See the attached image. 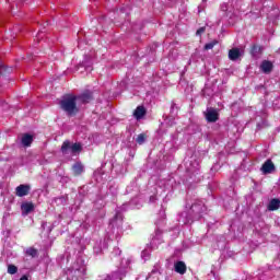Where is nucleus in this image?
<instances>
[{
	"instance_id": "nucleus-1",
	"label": "nucleus",
	"mask_w": 280,
	"mask_h": 280,
	"mask_svg": "<svg viewBox=\"0 0 280 280\" xmlns=\"http://www.w3.org/2000/svg\"><path fill=\"white\" fill-rule=\"evenodd\" d=\"M61 110L67 113L68 117H75L80 113V107H78V96L73 94H66L59 102Z\"/></svg>"
},
{
	"instance_id": "nucleus-2",
	"label": "nucleus",
	"mask_w": 280,
	"mask_h": 280,
	"mask_svg": "<svg viewBox=\"0 0 280 280\" xmlns=\"http://www.w3.org/2000/svg\"><path fill=\"white\" fill-rule=\"evenodd\" d=\"M69 150L72 154H80L82 152V144L80 142L71 143V141L66 140L62 142L60 152L69 154Z\"/></svg>"
},
{
	"instance_id": "nucleus-3",
	"label": "nucleus",
	"mask_w": 280,
	"mask_h": 280,
	"mask_svg": "<svg viewBox=\"0 0 280 280\" xmlns=\"http://www.w3.org/2000/svg\"><path fill=\"white\" fill-rule=\"evenodd\" d=\"M31 189L32 187L30 185L21 184L15 188V196H18V198L30 196Z\"/></svg>"
},
{
	"instance_id": "nucleus-4",
	"label": "nucleus",
	"mask_w": 280,
	"mask_h": 280,
	"mask_svg": "<svg viewBox=\"0 0 280 280\" xmlns=\"http://www.w3.org/2000/svg\"><path fill=\"white\" fill-rule=\"evenodd\" d=\"M77 101L81 104H90V102H93V92L85 90L83 93L77 96Z\"/></svg>"
},
{
	"instance_id": "nucleus-5",
	"label": "nucleus",
	"mask_w": 280,
	"mask_h": 280,
	"mask_svg": "<svg viewBox=\"0 0 280 280\" xmlns=\"http://www.w3.org/2000/svg\"><path fill=\"white\" fill-rule=\"evenodd\" d=\"M208 124H215L220 119V114L215 109H210L205 114Z\"/></svg>"
},
{
	"instance_id": "nucleus-6",
	"label": "nucleus",
	"mask_w": 280,
	"mask_h": 280,
	"mask_svg": "<svg viewBox=\"0 0 280 280\" xmlns=\"http://www.w3.org/2000/svg\"><path fill=\"white\" fill-rule=\"evenodd\" d=\"M22 215H30L34 211V202L25 201L21 205Z\"/></svg>"
},
{
	"instance_id": "nucleus-7",
	"label": "nucleus",
	"mask_w": 280,
	"mask_h": 280,
	"mask_svg": "<svg viewBox=\"0 0 280 280\" xmlns=\"http://www.w3.org/2000/svg\"><path fill=\"white\" fill-rule=\"evenodd\" d=\"M260 171L262 172V174H272V172H275V163H272V160H267Z\"/></svg>"
},
{
	"instance_id": "nucleus-8",
	"label": "nucleus",
	"mask_w": 280,
	"mask_h": 280,
	"mask_svg": "<svg viewBox=\"0 0 280 280\" xmlns=\"http://www.w3.org/2000/svg\"><path fill=\"white\" fill-rule=\"evenodd\" d=\"M21 143L24 148H30L32 145V143H34V136H32L30 133H23Z\"/></svg>"
},
{
	"instance_id": "nucleus-9",
	"label": "nucleus",
	"mask_w": 280,
	"mask_h": 280,
	"mask_svg": "<svg viewBox=\"0 0 280 280\" xmlns=\"http://www.w3.org/2000/svg\"><path fill=\"white\" fill-rule=\"evenodd\" d=\"M260 69L262 73H271L272 69H275V66L272 65L271 61L264 60L260 65Z\"/></svg>"
},
{
	"instance_id": "nucleus-10",
	"label": "nucleus",
	"mask_w": 280,
	"mask_h": 280,
	"mask_svg": "<svg viewBox=\"0 0 280 280\" xmlns=\"http://www.w3.org/2000/svg\"><path fill=\"white\" fill-rule=\"evenodd\" d=\"M148 110H145L144 106H138L135 112H133V117L136 119H143V117H145Z\"/></svg>"
},
{
	"instance_id": "nucleus-11",
	"label": "nucleus",
	"mask_w": 280,
	"mask_h": 280,
	"mask_svg": "<svg viewBox=\"0 0 280 280\" xmlns=\"http://www.w3.org/2000/svg\"><path fill=\"white\" fill-rule=\"evenodd\" d=\"M192 213H196L199 215V218H202V213L205 212V205L202 203H194L190 208Z\"/></svg>"
},
{
	"instance_id": "nucleus-12",
	"label": "nucleus",
	"mask_w": 280,
	"mask_h": 280,
	"mask_svg": "<svg viewBox=\"0 0 280 280\" xmlns=\"http://www.w3.org/2000/svg\"><path fill=\"white\" fill-rule=\"evenodd\" d=\"M175 272L178 275H185V272H187V265H185L184 261H177L175 264Z\"/></svg>"
},
{
	"instance_id": "nucleus-13",
	"label": "nucleus",
	"mask_w": 280,
	"mask_h": 280,
	"mask_svg": "<svg viewBox=\"0 0 280 280\" xmlns=\"http://www.w3.org/2000/svg\"><path fill=\"white\" fill-rule=\"evenodd\" d=\"M242 56V52L240 51V48H232L229 50V58L235 62L240 57Z\"/></svg>"
},
{
	"instance_id": "nucleus-14",
	"label": "nucleus",
	"mask_w": 280,
	"mask_h": 280,
	"mask_svg": "<svg viewBox=\"0 0 280 280\" xmlns=\"http://www.w3.org/2000/svg\"><path fill=\"white\" fill-rule=\"evenodd\" d=\"M264 51V48L261 46L254 44L250 47L249 54L253 56V58H257L258 54H261Z\"/></svg>"
},
{
	"instance_id": "nucleus-15",
	"label": "nucleus",
	"mask_w": 280,
	"mask_h": 280,
	"mask_svg": "<svg viewBox=\"0 0 280 280\" xmlns=\"http://www.w3.org/2000/svg\"><path fill=\"white\" fill-rule=\"evenodd\" d=\"M72 172L74 176H80L82 172H84V165H82L80 162H77L72 165Z\"/></svg>"
},
{
	"instance_id": "nucleus-16",
	"label": "nucleus",
	"mask_w": 280,
	"mask_h": 280,
	"mask_svg": "<svg viewBox=\"0 0 280 280\" xmlns=\"http://www.w3.org/2000/svg\"><path fill=\"white\" fill-rule=\"evenodd\" d=\"M269 211H277L280 209V199H271L269 205H268Z\"/></svg>"
},
{
	"instance_id": "nucleus-17",
	"label": "nucleus",
	"mask_w": 280,
	"mask_h": 280,
	"mask_svg": "<svg viewBox=\"0 0 280 280\" xmlns=\"http://www.w3.org/2000/svg\"><path fill=\"white\" fill-rule=\"evenodd\" d=\"M25 255L34 259L38 257V249H36L35 247H28L26 248Z\"/></svg>"
},
{
	"instance_id": "nucleus-18",
	"label": "nucleus",
	"mask_w": 280,
	"mask_h": 280,
	"mask_svg": "<svg viewBox=\"0 0 280 280\" xmlns=\"http://www.w3.org/2000/svg\"><path fill=\"white\" fill-rule=\"evenodd\" d=\"M147 139H148V135L140 133V135H138V137L136 139V143H138V145H143V143H145Z\"/></svg>"
},
{
	"instance_id": "nucleus-19",
	"label": "nucleus",
	"mask_w": 280,
	"mask_h": 280,
	"mask_svg": "<svg viewBox=\"0 0 280 280\" xmlns=\"http://www.w3.org/2000/svg\"><path fill=\"white\" fill-rule=\"evenodd\" d=\"M12 71V67H8L4 65L0 66V75H8Z\"/></svg>"
},
{
	"instance_id": "nucleus-20",
	"label": "nucleus",
	"mask_w": 280,
	"mask_h": 280,
	"mask_svg": "<svg viewBox=\"0 0 280 280\" xmlns=\"http://www.w3.org/2000/svg\"><path fill=\"white\" fill-rule=\"evenodd\" d=\"M19 272V268L14 265L8 266V273L9 275H16Z\"/></svg>"
},
{
	"instance_id": "nucleus-21",
	"label": "nucleus",
	"mask_w": 280,
	"mask_h": 280,
	"mask_svg": "<svg viewBox=\"0 0 280 280\" xmlns=\"http://www.w3.org/2000/svg\"><path fill=\"white\" fill-rule=\"evenodd\" d=\"M215 45H218V40L214 39V40H212V42L206 44L205 47H203V49H205L206 51H209V49H213V47H214Z\"/></svg>"
},
{
	"instance_id": "nucleus-22",
	"label": "nucleus",
	"mask_w": 280,
	"mask_h": 280,
	"mask_svg": "<svg viewBox=\"0 0 280 280\" xmlns=\"http://www.w3.org/2000/svg\"><path fill=\"white\" fill-rule=\"evenodd\" d=\"M205 32H207V27L202 26L197 30L196 36H202V34H205Z\"/></svg>"
},
{
	"instance_id": "nucleus-23",
	"label": "nucleus",
	"mask_w": 280,
	"mask_h": 280,
	"mask_svg": "<svg viewBox=\"0 0 280 280\" xmlns=\"http://www.w3.org/2000/svg\"><path fill=\"white\" fill-rule=\"evenodd\" d=\"M15 1H16L18 8H21V5L23 4V2H25V0H15Z\"/></svg>"
},
{
	"instance_id": "nucleus-24",
	"label": "nucleus",
	"mask_w": 280,
	"mask_h": 280,
	"mask_svg": "<svg viewBox=\"0 0 280 280\" xmlns=\"http://www.w3.org/2000/svg\"><path fill=\"white\" fill-rule=\"evenodd\" d=\"M20 280H30V278L26 275H24L20 278Z\"/></svg>"
},
{
	"instance_id": "nucleus-25",
	"label": "nucleus",
	"mask_w": 280,
	"mask_h": 280,
	"mask_svg": "<svg viewBox=\"0 0 280 280\" xmlns=\"http://www.w3.org/2000/svg\"><path fill=\"white\" fill-rule=\"evenodd\" d=\"M117 215H119V212L116 213L115 218H117Z\"/></svg>"
}]
</instances>
